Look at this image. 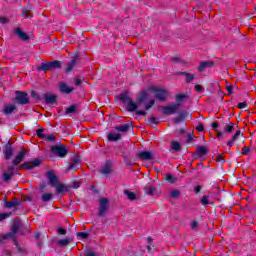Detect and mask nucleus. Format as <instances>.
<instances>
[{
	"mask_svg": "<svg viewBox=\"0 0 256 256\" xmlns=\"http://www.w3.org/2000/svg\"><path fill=\"white\" fill-rule=\"evenodd\" d=\"M17 231H19V221H14V224L12 226V232H9L7 234L0 236V243H3L5 239H12L14 245L16 246L19 253H24L25 248L21 247L19 245V242H17V238H15V235L17 234Z\"/></svg>",
	"mask_w": 256,
	"mask_h": 256,
	"instance_id": "nucleus-1",
	"label": "nucleus"
},
{
	"mask_svg": "<svg viewBox=\"0 0 256 256\" xmlns=\"http://www.w3.org/2000/svg\"><path fill=\"white\" fill-rule=\"evenodd\" d=\"M120 100L123 101L127 105L128 111L130 113H133V111H136V115L145 116L147 115V112L145 110H137L138 106L137 103L133 102V99H131L127 94H121Z\"/></svg>",
	"mask_w": 256,
	"mask_h": 256,
	"instance_id": "nucleus-2",
	"label": "nucleus"
},
{
	"mask_svg": "<svg viewBox=\"0 0 256 256\" xmlns=\"http://www.w3.org/2000/svg\"><path fill=\"white\" fill-rule=\"evenodd\" d=\"M149 93H151V90H149V87L142 90L137 98V103L136 105L139 107V105H141V103H144V107L146 109V111H149V109L155 105V99H151L149 102H146L147 99H149Z\"/></svg>",
	"mask_w": 256,
	"mask_h": 256,
	"instance_id": "nucleus-3",
	"label": "nucleus"
},
{
	"mask_svg": "<svg viewBox=\"0 0 256 256\" xmlns=\"http://www.w3.org/2000/svg\"><path fill=\"white\" fill-rule=\"evenodd\" d=\"M179 107H181V104L172 103L167 106H162L161 110L164 115H175V113H177V111H179Z\"/></svg>",
	"mask_w": 256,
	"mask_h": 256,
	"instance_id": "nucleus-4",
	"label": "nucleus"
},
{
	"mask_svg": "<svg viewBox=\"0 0 256 256\" xmlns=\"http://www.w3.org/2000/svg\"><path fill=\"white\" fill-rule=\"evenodd\" d=\"M148 91H151V93H156V99H158V101H166L167 95L169 94L167 90H161L157 87H149Z\"/></svg>",
	"mask_w": 256,
	"mask_h": 256,
	"instance_id": "nucleus-5",
	"label": "nucleus"
},
{
	"mask_svg": "<svg viewBox=\"0 0 256 256\" xmlns=\"http://www.w3.org/2000/svg\"><path fill=\"white\" fill-rule=\"evenodd\" d=\"M51 151L54 153V155H57V157H65L67 153H69V150H67L65 145L52 146Z\"/></svg>",
	"mask_w": 256,
	"mask_h": 256,
	"instance_id": "nucleus-6",
	"label": "nucleus"
},
{
	"mask_svg": "<svg viewBox=\"0 0 256 256\" xmlns=\"http://www.w3.org/2000/svg\"><path fill=\"white\" fill-rule=\"evenodd\" d=\"M16 101L19 105H27V103H29V96L25 92L17 91Z\"/></svg>",
	"mask_w": 256,
	"mask_h": 256,
	"instance_id": "nucleus-7",
	"label": "nucleus"
},
{
	"mask_svg": "<svg viewBox=\"0 0 256 256\" xmlns=\"http://www.w3.org/2000/svg\"><path fill=\"white\" fill-rule=\"evenodd\" d=\"M99 203V215L100 217H103V215L107 213V209H109V200L107 198H101Z\"/></svg>",
	"mask_w": 256,
	"mask_h": 256,
	"instance_id": "nucleus-8",
	"label": "nucleus"
},
{
	"mask_svg": "<svg viewBox=\"0 0 256 256\" xmlns=\"http://www.w3.org/2000/svg\"><path fill=\"white\" fill-rule=\"evenodd\" d=\"M46 177L52 187H55V185H57V183L59 182V180L57 179V175H55V172L53 171L47 172Z\"/></svg>",
	"mask_w": 256,
	"mask_h": 256,
	"instance_id": "nucleus-9",
	"label": "nucleus"
},
{
	"mask_svg": "<svg viewBox=\"0 0 256 256\" xmlns=\"http://www.w3.org/2000/svg\"><path fill=\"white\" fill-rule=\"evenodd\" d=\"M14 34L17 35L21 41H29V35L25 33L20 27L14 30Z\"/></svg>",
	"mask_w": 256,
	"mask_h": 256,
	"instance_id": "nucleus-10",
	"label": "nucleus"
},
{
	"mask_svg": "<svg viewBox=\"0 0 256 256\" xmlns=\"http://www.w3.org/2000/svg\"><path fill=\"white\" fill-rule=\"evenodd\" d=\"M17 110V106H15V104H5L2 112L4 113V115H11V113H14Z\"/></svg>",
	"mask_w": 256,
	"mask_h": 256,
	"instance_id": "nucleus-11",
	"label": "nucleus"
},
{
	"mask_svg": "<svg viewBox=\"0 0 256 256\" xmlns=\"http://www.w3.org/2000/svg\"><path fill=\"white\" fill-rule=\"evenodd\" d=\"M13 175H15V168L13 166L8 167V169L4 172L3 174V181L7 182L11 179V177H13Z\"/></svg>",
	"mask_w": 256,
	"mask_h": 256,
	"instance_id": "nucleus-12",
	"label": "nucleus"
},
{
	"mask_svg": "<svg viewBox=\"0 0 256 256\" xmlns=\"http://www.w3.org/2000/svg\"><path fill=\"white\" fill-rule=\"evenodd\" d=\"M25 155H27V151L21 150L18 153V155L15 157V159L13 160V165L15 167H17V165H19V163H21V161H23V159H25Z\"/></svg>",
	"mask_w": 256,
	"mask_h": 256,
	"instance_id": "nucleus-13",
	"label": "nucleus"
},
{
	"mask_svg": "<svg viewBox=\"0 0 256 256\" xmlns=\"http://www.w3.org/2000/svg\"><path fill=\"white\" fill-rule=\"evenodd\" d=\"M137 156L142 161H151V159H153V154L149 151H142V152L138 153Z\"/></svg>",
	"mask_w": 256,
	"mask_h": 256,
	"instance_id": "nucleus-14",
	"label": "nucleus"
},
{
	"mask_svg": "<svg viewBox=\"0 0 256 256\" xmlns=\"http://www.w3.org/2000/svg\"><path fill=\"white\" fill-rule=\"evenodd\" d=\"M144 193H145L146 195H150V196L157 195V188L154 187V186L151 185V184H147V185L144 187Z\"/></svg>",
	"mask_w": 256,
	"mask_h": 256,
	"instance_id": "nucleus-15",
	"label": "nucleus"
},
{
	"mask_svg": "<svg viewBox=\"0 0 256 256\" xmlns=\"http://www.w3.org/2000/svg\"><path fill=\"white\" fill-rule=\"evenodd\" d=\"M39 165H41V161L36 159L34 161L24 163L22 167H25V169H35V167H39Z\"/></svg>",
	"mask_w": 256,
	"mask_h": 256,
	"instance_id": "nucleus-16",
	"label": "nucleus"
},
{
	"mask_svg": "<svg viewBox=\"0 0 256 256\" xmlns=\"http://www.w3.org/2000/svg\"><path fill=\"white\" fill-rule=\"evenodd\" d=\"M75 88L73 87H69L66 83L61 82L59 84V90L61 91V93H66L69 94L71 93Z\"/></svg>",
	"mask_w": 256,
	"mask_h": 256,
	"instance_id": "nucleus-17",
	"label": "nucleus"
},
{
	"mask_svg": "<svg viewBox=\"0 0 256 256\" xmlns=\"http://www.w3.org/2000/svg\"><path fill=\"white\" fill-rule=\"evenodd\" d=\"M111 167H112L111 161H107L104 164V167L101 168L100 173H102V175H109V173H111Z\"/></svg>",
	"mask_w": 256,
	"mask_h": 256,
	"instance_id": "nucleus-18",
	"label": "nucleus"
},
{
	"mask_svg": "<svg viewBox=\"0 0 256 256\" xmlns=\"http://www.w3.org/2000/svg\"><path fill=\"white\" fill-rule=\"evenodd\" d=\"M45 103L47 104H53L57 101V96L53 94H46L44 96Z\"/></svg>",
	"mask_w": 256,
	"mask_h": 256,
	"instance_id": "nucleus-19",
	"label": "nucleus"
},
{
	"mask_svg": "<svg viewBox=\"0 0 256 256\" xmlns=\"http://www.w3.org/2000/svg\"><path fill=\"white\" fill-rule=\"evenodd\" d=\"M56 188V192L58 194L65 193V191H68L67 186L61 182H57V184L54 186Z\"/></svg>",
	"mask_w": 256,
	"mask_h": 256,
	"instance_id": "nucleus-20",
	"label": "nucleus"
},
{
	"mask_svg": "<svg viewBox=\"0 0 256 256\" xmlns=\"http://www.w3.org/2000/svg\"><path fill=\"white\" fill-rule=\"evenodd\" d=\"M239 135H241V130H237L236 133L233 135L232 139L227 142L228 147H233L235 141L239 139Z\"/></svg>",
	"mask_w": 256,
	"mask_h": 256,
	"instance_id": "nucleus-21",
	"label": "nucleus"
},
{
	"mask_svg": "<svg viewBox=\"0 0 256 256\" xmlns=\"http://www.w3.org/2000/svg\"><path fill=\"white\" fill-rule=\"evenodd\" d=\"M119 139H121V134L119 133L111 132L108 135V141H119Z\"/></svg>",
	"mask_w": 256,
	"mask_h": 256,
	"instance_id": "nucleus-22",
	"label": "nucleus"
},
{
	"mask_svg": "<svg viewBox=\"0 0 256 256\" xmlns=\"http://www.w3.org/2000/svg\"><path fill=\"white\" fill-rule=\"evenodd\" d=\"M213 66V62H202L200 63L199 67H198V71L203 72L205 71V69H207V67H211Z\"/></svg>",
	"mask_w": 256,
	"mask_h": 256,
	"instance_id": "nucleus-23",
	"label": "nucleus"
},
{
	"mask_svg": "<svg viewBox=\"0 0 256 256\" xmlns=\"http://www.w3.org/2000/svg\"><path fill=\"white\" fill-rule=\"evenodd\" d=\"M77 63V60L76 59H72L68 64H67V67L65 69L66 73H69L71 71H73V68L75 67Z\"/></svg>",
	"mask_w": 256,
	"mask_h": 256,
	"instance_id": "nucleus-24",
	"label": "nucleus"
},
{
	"mask_svg": "<svg viewBox=\"0 0 256 256\" xmlns=\"http://www.w3.org/2000/svg\"><path fill=\"white\" fill-rule=\"evenodd\" d=\"M129 124H123L120 126H116V131H120L121 133H127L129 131Z\"/></svg>",
	"mask_w": 256,
	"mask_h": 256,
	"instance_id": "nucleus-25",
	"label": "nucleus"
},
{
	"mask_svg": "<svg viewBox=\"0 0 256 256\" xmlns=\"http://www.w3.org/2000/svg\"><path fill=\"white\" fill-rule=\"evenodd\" d=\"M170 147H171L172 151H176V152L181 151V144L177 141L171 142Z\"/></svg>",
	"mask_w": 256,
	"mask_h": 256,
	"instance_id": "nucleus-26",
	"label": "nucleus"
},
{
	"mask_svg": "<svg viewBox=\"0 0 256 256\" xmlns=\"http://www.w3.org/2000/svg\"><path fill=\"white\" fill-rule=\"evenodd\" d=\"M196 151L200 157H203V155H207V148L205 146L197 147Z\"/></svg>",
	"mask_w": 256,
	"mask_h": 256,
	"instance_id": "nucleus-27",
	"label": "nucleus"
},
{
	"mask_svg": "<svg viewBox=\"0 0 256 256\" xmlns=\"http://www.w3.org/2000/svg\"><path fill=\"white\" fill-rule=\"evenodd\" d=\"M124 194L127 196L128 199H130V201H135V199H137V195L129 190H125Z\"/></svg>",
	"mask_w": 256,
	"mask_h": 256,
	"instance_id": "nucleus-28",
	"label": "nucleus"
},
{
	"mask_svg": "<svg viewBox=\"0 0 256 256\" xmlns=\"http://www.w3.org/2000/svg\"><path fill=\"white\" fill-rule=\"evenodd\" d=\"M177 179H178L177 177H175V176H173V175H171L169 173L165 175V180L168 183H176Z\"/></svg>",
	"mask_w": 256,
	"mask_h": 256,
	"instance_id": "nucleus-29",
	"label": "nucleus"
},
{
	"mask_svg": "<svg viewBox=\"0 0 256 256\" xmlns=\"http://www.w3.org/2000/svg\"><path fill=\"white\" fill-rule=\"evenodd\" d=\"M5 155L6 159H11V157L13 156V148H11V146H6Z\"/></svg>",
	"mask_w": 256,
	"mask_h": 256,
	"instance_id": "nucleus-30",
	"label": "nucleus"
},
{
	"mask_svg": "<svg viewBox=\"0 0 256 256\" xmlns=\"http://www.w3.org/2000/svg\"><path fill=\"white\" fill-rule=\"evenodd\" d=\"M181 75H185L186 83H191V81H193V79H195V76L193 74H190L187 72H182Z\"/></svg>",
	"mask_w": 256,
	"mask_h": 256,
	"instance_id": "nucleus-31",
	"label": "nucleus"
},
{
	"mask_svg": "<svg viewBox=\"0 0 256 256\" xmlns=\"http://www.w3.org/2000/svg\"><path fill=\"white\" fill-rule=\"evenodd\" d=\"M190 227L192 231H199V222H197L196 220H192L190 222Z\"/></svg>",
	"mask_w": 256,
	"mask_h": 256,
	"instance_id": "nucleus-32",
	"label": "nucleus"
},
{
	"mask_svg": "<svg viewBox=\"0 0 256 256\" xmlns=\"http://www.w3.org/2000/svg\"><path fill=\"white\" fill-rule=\"evenodd\" d=\"M77 112V105H72L66 109V115H71V113Z\"/></svg>",
	"mask_w": 256,
	"mask_h": 256,
	"instance_id": "nucleus-33",
	"label": "nucleus"
},
{
	"mask_svg": "<svg viewBox=\"0 0 256 256\" xmlns=\"http://www.w3.org/2000/svg\"><path fill=\"white\" fill-rule=\"evenodd\" d=\"M50 199H53V194L45 193L42 195V201H44V203H47Z\"/></svg>",
	"mask_w": 256,
	"mask_h": 256,
	"instance_id": "nucleus-34",
	"label": "nucleus"
},
{
	"mask_svg": "<svg viewBox=\"0 0 256 256\" xmlns=\"http://www.w3.org/2000/svg\"><path fill=\"white\" fill-rule=\"evenodd\" d=\"M50 63H51L52 69H61V61L56 60Z\"/></svg>",
	"mask_w": 256,
	"mask_h": 256,
	"instance_id": "nucleus-35",
	"label": "nucleus"
},
{
	"mask_svg": "<svg viewBox=\"0 0 256 256\" xmlns=\"http://www.w3.org/2000/svg\"><path fill=\"white\" fill-rule=\"evenodd\" d=\"M58 245L60 247H67V245H69V239L65 238L62 240H58Z\"/></svg>",
	"mask_w": 256,
	"mask_h": 256,
	"instance_id": "nucleus-36",
	"label": "nucleus"
},
{
	"mask_svg": "<svg viewBox=\"0 0 256 256\" xmlns=\"http://www.w3.org/2000/svg\"><path fill=\"white\" fill-rule=\"evenodd\" d=\"M77 165H79V158L76 157L72 160V163L70 164V169H75L77 168Z\"/></svg>",
	"mask_w": 256,
	"mask_h": 256,
	"instance_id": "nucleus-37",
	"label": "nucleus"
},
{
	"mask_svg": "<svg viewBox=\"0 0 256 256\" xmlns=\"http://www.w3.org/2000/svg\"><path fill=\"white\" fill-rule=\"evenodd\" d=\"M41 69L42 71H49V69H52L51 62L42 64Z\"/></svg>",
	"mask_w": 256,
	"mask_h": 256,
	"instance_id": "nucleus-38",
	"label": "nucleus"
},
{
	"mask_svg": "<svg viewBox=\"0 0 256 256\" xmlns=\"http://www.w3.org/2000/svg\"><path fill=\"white\" fill-rule=\"evenodd\" d=\"M235 129V126H233V124H228L224 127V131L226 133H231L232 131H234Z\"/></svg>",
	"mask_w": 256,
	"mask_h": 256,
	"instance_id": "nucleus-39",
	"label": "nucleus"
},
{
	"mask_svg": "<svg viewBox=\"0 0 256 256\" xmlns=\"http://www.w3.org/2000/svg\"><path fill=\"white\" fill-rule=\"evenodd\" d=\"M179 195H181V192H179V190H173L170 192V197L172 199H177V197H179Z\"/></svg>",
	"mask_w": 256,
	"mask_h": 256,
	"instance_id": "nucleus-40",
	"label": "nucleus"
},
{
	"mask_svg": "<svg viewBox=\"0 0 256 256\" xmlns=\"http://www.w3.org/2000/svg\"><path fill=\"white\" fill-rule=\"evenodd\" d=\"M45 130L43 128L36 130V135L39 139H45V134H43Z\"/></svg>",
	"mask_w": 256,
	"mask_h": 256,
	"instance_id": "nucleus-41",
	"label": "nucleus"
},
{
	"mask_svg": "<svg viewBox=\"0 0 256 256\" xmlns=\"http://www.w3.org/2000/svg\"><path fill=\"white\" fill-rule=\"evenodd\" d=\"M186 96L184 94H178L176 95V102L181 105V103L183 102V99L185 98Z\"/></svg>",
	"mask_w": 256,
	"mask_h": 256,
	"instance_id": "nucleus-42",
	"label": "nucleus"
},
{
	"mask_svg": "<svg viewBox=\"0 0 256 256\" xmlns=\"http://www.w3.org/2000/svg\"><path fill=\"white\" fill-rule=\"evenodd\" d=\"M201 204L202 205H209V196L208 195H204L201 199Z\"/></svg>",
	"mask_w": 256,
	"mask_h": 256,
	"instance_id": "nucleus-43",
	"label": "nucleus"
},
{
	"mask_svg": "<svg viewBox=\"0 0 256 256\" xmlns=\"http://www.w3.org/2000/svg\"><path fill=\"white\" fill-rule=\"evenodd\" d=\"M183 119H185V114L181 113L178 117L174 119V123H181Z\"/></svg>",
	"mask_w": 256,
	"mask_h": 256,
	"instance_id": "nucleus-44",
	"label": "nucleus"
},
{
	"mask_svg": "<svg viewBox=\"0 0 256 256\" xmlns=\"http://www.w3.org/2000/svg\"><path fill=\"white\" fill-rule=\"evenodd\" d=\"M6 207H7L8 209H13V207H17V202H15V201L7 202V203H6Z\"/></svg>",
	"mask_w": 256,
	"mask_h": 256,
	"instance_id": "nucleus-45",
	"label": "nucleus"
},
{
	"mask_svg": "<svg viewBox=\"0 0 256 256\" xmlns=\"http://www.w3.org/2000/svg\"><path fill=\"white\" fill-rule=\"evenodd\" d=\"M77 236L81 237V239H87V237H89V234L87 232H79Z\"/></svg>",
	"mask_w": 256,
	"mask_h": 256,
	"instance_id": "nucleus-46",
	"label": "nucleus"
},
{
	"mask_svg": "<svg viewBox=\"0 0 256 256\" xmlns=\"http://www.w3.org/2000/svg\"><path fill=\"white\" fill-rule=\"evenodd\" d=\"M10 216H11L10 213H2V214H0V221H5V219H7Z\"/></svg>",
	"mask_w": 256,
	"mask_h": 256,
	"instance_id": "nucleus-47",
	"label": "nucleus"
},
{
	"mask_svg": "<svg viewBox=\"0 0 256 256\" xmlns=\"http://www.w3.org/2000/svg\"><path fill=\"white\" fill-rule=\"evenodd\" d=\"M0 23H1V25H7V23H9V18L0 17Z\"/></svg>",
	"mask_w": 256,
	"mask_h": 256,
	"instance_id": "nucleus-48",
	"label": "nucleus"
},
{
	"mask_svg": "<svg viewBox=\"0 0 256 256\" xmlns=\"http://www.w3.org/2000/svg\"><path fill=\"white\" fill-rule=\"evenodd\" d=\"M22 15H23L24 19L31 18V13L29 11H23Z\"/></svg>",
	"mask_w": 256,
	"mask_h": 256,
	"instance_id": "nucleus-49",
	"label": "nucleus"
},
{
	"mask_svg": "<svg viewBox=\"0 0 256 256\" xmlns=\"http://www.w3.org/2000/svg\"><path fill=\"white\" fill-rule=\"evenodd\" d=\"M238 109H247V103L245 102L238 103Z\"/></svg>",
	"mask_w": 256,
	"mask_h": 256,
	"instance_id": "nucleus-50",
	"label": "nucleus"
},
{
	"mask_svg": "<svg viewBox=\"0 0 256 256\" xmlns=\"http://www.w3.org/2000/svg\"><path fill=\"white\" fill-rule=\"evenodd\" d=\"M195 91H197V93H201L203 91V86L202 85H196L195 86Z\"/></svg>",
	"mask_w": 256,
	"mask_h": 256,
	"instance_id": "nucleus-51",
	"label": "nucleus"
},
{
	"mask_svg": "<svg viewBox=\"0 0 256 256\" xmlns=\"http://www.w3.org/2000/svg\"><path fill=\"white\" fill-rule=\"evenodd\" d=\"M58 233L59 235H65L67 233V230H65V228H59Z\"/></svg>",
	"mask_w": 256,
	"mask_h": 256,
	"instance_id": "nucleus-52",
	"label": "nucleus"
},
{
	"mask_svg": "<svg viewBox=\"0 0 256 256\" xmlns=\"http://www.w3.org/2000/svg\"><path fill=\"white\" fill-rule=\"evenodd\" d=\"M196 130L202 132L205 131V127L203 126V124H200L196 127Z\"/></svg>",
	"mask_w": 256,
	"mask_h": 256,
	"instance_id": "nucleus-53",
	"label": "nucleus"
},
{
	"mask_svg": "<svg viewBox=\"0 0 256 256\" xmlns=\"http://www.w3.org/2000/svg\"><path fill=\"white\" fill-rule=\"evenodd\" d=\"M150 123H152L153 125H157V119L155 117H151L149 118Z\"/></svg>",
	"mask_w": 256,
	"mask_h": 256,
	"instance_id": "nucleus-54",
	"label": "nucleus"
},
{
	"mask_svg": "<svg viewBox=\"0 0 256 256\" xmlns=\"http://www.w3.org/2000/svg\"><path fill=\"white\" fill-rule=\"evenodd\" d=\"M219 127V122H213L212 123V129H214L215 131H217V128Z\"/></svg>",
	"mask_w": 256,
	"mask_h": 256,
	"instance_id": "nucleus-55",
	"label": "nucleus"
},
{
	"mask_svg": "<svg viewBox=\"0 0 256 256\" xmlns=\"http://www.w3.org/2000/svg\"><path fill=\"white\" fill-rule=\"evenodd\" d=\"M187 141H188V143L193 142V134H188L187 135Z\"/></svg>",
	"mask_w": 256,
	"mask_h": 256,
	"instance_id": "nucleus-56",
	"label": "nucleus"
},
{
	"mask_svg": "<svg viewBox=\"0 0 256 256\" xmlns=\"http://www.w3.org/2000/svg\"><path fill=\"white\" fill-rule=\"evenodd\" d=\"M47 141H55V136L54 135H49L46 137Z\"/></svg>",
	"mask_w": 256,
	"mask_h": 256,
	"instance_id": "nucleus-57",
	"label": "nucleus"
},
{
	"mask_svg": "<svg viewBox=\"0 0 256 256\" xmlns=\"http://www.w3.org/2000/svg\"><path fill=\"white\" fill-rule=\"evenodd\" d=\"M74 83H75L76 86L81 85V79H80V78H76V79L74 80Z\"/></svg>",
	"mask_w": 256,
	"mask_h": 256,
	"instance_id": "nucleus-58",
	"label": "nucleus"
},
{
	"mask_svg": "<svg viewBox=\"0 0 256 256\" xmlns=\"http://www.w3.org/2000/svg\"><path fill=\"white\" fill-rule=\"evenodd\" d=\"M217 134L216 137L217 139H221V137H223V132H218V130H216Z\"/></svg>",
	"mask_w": 256,
	"mask_h": 256,
	"instance_id": "nucleus-59",
	"label": "nucleus"
},
{
	"mask_svg": "<svg viewBox=\"0 0 256 256\" xmlns=\"http://www.w3.org/2000/svg\"><path fill=\"white\" fill-rule=\"evenodd\" d=\"M247 153H249V148H243L242 155H247Z\"/></svg>",
	"mask_w": 256,
	"mask_h": 256,
	"instance_id": "nucleus-60",
	"label": "nucleus"
},
{
	"mask_svg": "<svg viewBox=\"0 0 256 256\" xmlns=\"http://www.w3.org/2000/svg\"><path fill=\"white\" fill-rule=\"evenodd\" d=\"M72 187L73 189H79V182H74Z\"/></svg>",
	"mask_w": 256,
	"mask_h": 256,
	"instance_id": "nucleus-61",
	"label": "nucleus"
},
{
	"mask_svg": "<svg viewBox=\"0 0 256 256\" xmlns=\"http://www.w3.org/2000/svg\"><path fill=\"white\" fill-rule=\"evenodd\" d=\"M195 193H200L201 192V186H197L195 189H194Z\"/></svg>",
	"mask_w": 256,
	"mask_h": 256,
	"instance_id": "nucleus-62",
	"label": "nucleus"
},
{
	"mask_svg": "<svg viewBox=\"0 0 256 256\" xmlns=\"http://www.w3.org/2000/svg\"><path fill=\"white\" fill-rule=\"evenodd\" d=\"M178 133H180V135H183V133H185V129H183V128L179 129Z\"/></svg>",
	"mask_w": 256,
	"mask_h": 256,
	"instance_id": "nucleus-63",
	"label": "nucleus"
},
{
	"mask_svg": "<svg viewBox=\"0 0 256 256\" xmlns=\"http://www.w3.org/2000/svg\"><path fill=\"white\" fill-rule=\"evenodd\" d=\"M85 256H95L93 252H88Z\"/></svg>",
	"mask_w": 256,
	"mask_h": 256,
	"instance_id": "nucleus-64",
	"label": "nucleus"
}]
</instances>
